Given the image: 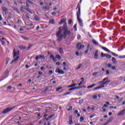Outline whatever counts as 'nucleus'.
Returning a JSON list of instances; mask_svg holds the SVG:
<instances>
[{"instance_id": "12", "label": "nucleus", "mask_w": 125, "mask_h": 125, "mask_svg": "<svg viewBox=\"0 0 125 125\" xmlns=\"http://www.w3.org/2000/svg\"><path fill=\"white\" fill-rule=\"evenodd\" d=\"M99 46H100V47H101V48H102V49H103V50H104V51H106V52H111V51H110L109 49H108V48H107L104 46H102L101 45H99Z\"/></svg>"}, {"instance_id": "11", "label": "nucleus", "mask_w": 125, "mask_h": 125, "mask_svg": "<svg viewBox=\"0 0 125 125\" xmlns=\"http://www.w3.org/2000/svg\"><path fill=\"white\" fill-rule=\"evenodd\" d=\"M77 20L81 27H83V20H82L80 18H77Z\"/></svg>"}, {"instance_id": "58", "label": "nucleus", "mask_w": 125, "mask_h": 125, "mask_svg": "<svg viewBox=\"0 0 125 125\" xmlns=\"http://www.w3.org/2000/svg\"><path fill=\"white\" fill-rule=\"evenodd\" d=\"M68 90H69V91H72V90H75V88L73 87V88H70V89H69Z\"/></svg>"}, {"instance_id": "56", "label": "nucleus", "mask_w": 125, "mask_h": 125, "mask_svg": "<svg viewBox=\"0 0 125 125\" xmlns=\"http://www.w3.org/2000/svg\"><path fill=\"white\" fill-rule=\"evenodd\" d=\"M55 116V114H53L49 116V119H51L53 117H54Z\"/></svg>"}, {"instance_id": "41", "label": "nucleus", "mask_w": 125, "mask_h": 125, "mask_svg": "<svg viewBox=\"0 0 125 125\" xmlns=\"http://www.w3.org/2000/svg\"><path fill=\"white\" fill-rule=\"evenodd\" d=\"M0 42H1V44H2V45H3L5 44V42L3 41V40H1V39H0Z\"/></svg>"}, {"instance_id": "49", "label": "nucleus", "mask_w": 125, "mask_h": 125, "mask_svg": "<svg viewBox=\"0 0 125 125\" xmlns=\"http://www.w3.org/2000/svg\"><path fill=\"white\" fill-rule=\"evenodd\" d=\"M27 2L28 3H30V4H34V2H33L32 1H30V0H27Z\"/></svg>"}, {"instance_id": "20", "label": "nucleus", "mask_w": 125, "mask_h": 125, "mask_svg": "<svg viewBox=\"0 0 125 125\" xmlns=\"http://www.w3.org/2000/svg\"><path fill=\"white\" fill-rule=\"evenodd\" d=\"M105 86H107V84L105 85H102L101 86H98V89H100L101 88H103V87H105Z\"/></svg>"}, {"instance_id": "3", "label": "nucleus", "mask_w": 125, "mask_h": 125, "mask_svg": "<svg viewBox=\"0 0 125 125\" xmlns=\"http://www.w3.org/2000/svg\"><path fill=\"white\" fill-rule=\"evenodd\" d=\"M15 106H14L13 107H12L10 108V107H8L7 108H6L5 110H4L2 111V114H7V113H8V112H10V111H12V110H13V109H15Z\"/></svg>"}, {"instance_id": "10", "label": "nucleus", "mask_w": 125, "mask_h": 125, "mask_svg": "<svg viewBox=\"0 0 125 125\" xmlns=\"http://www.w3.org/2000/svg\"><path fill=\"white\" fill-rule=\"evenodd\" d=\"M44 59V56L43 55H37L35 58L36 60H38V59Z\"/></svg>"}, {"instance_id": "37", "label": "nucleus", "mask_w": 125, "mask_h": 125, "mask_svg": "<svg viewBox=\"0 0 125 125\" xmlns=\"http://www.w3.org/2000/svg\"><path fill=\"white\" fill-rule=\"evenodd\" d=\"M34 19L36 21H40V18L39 17H34Z\"/></svg>"}, {"instance_id": "32", "label": "nucleus", "mask_w": 125, "mask_h": 125, "mask_svg": "<svg viewBox=\"0 0 125 125\" xmlns=\"http://www.w3.org/2000/svg\"><path fill=\"white\" fill-rule=\"evenodd\" d=\"M110 53H111V54L115 57H118V56H119V55L118 54H115V53H113V52H110Z\"/></svg>"}, {"instance_id": "60", "label": "nucleus", "mask_w": 125, "mask_h": 125, "mask_svg": "<svg viewBox=\"0 0 125 125\" xmlns=\"http://www.w3.org/2000/svg\"><path fill=\"white\" fill-rule=\"evenodd\" d=\"M106 75H109L110 74V71L109 70H106Z\"/></svg>"}, {"instance_id": "64", "label": "nucleus", "mask_w": 125, "mask_h": 125, "mask_svg": "<svg viewBox=\"0 0 125 125\" xmlns=\"http://www.w3.org/2000/svg\"><path fill=\"white\" fill-rule=\"evenodd\" d=\"M122 31H125V26H123L122 27Z\"/></svg>"}, {"instance_id": "59", "label": "nucleus", "mask_w": 125, "mask_h": 125, "mask_svg": "<svg viewBox=\"0 0 125 125\" xmlns=\"http://www.w3.org/2000/svg\"><path fill=\"white\" fill-rule=\"evenodd\" d=\"M105 107V108H108V105L107 104H104L102 107V108H104Z\"/></svg>"}, {"instance_id": "28", "label": "nucleus", "mask_w": 125, "mask_h": 125, "mask_svg": "<svg viewBox=\"0 0 125 125\" xmlns=\"http://www.w3.org/2000/svg\"><path fill=\"white\" fill-rule=\"evenodd\" d=\"M123 13H124V12L123 11V10H121L119 11V14L120 16H122Z\"/></svg>"}, {"instance_id": "48", "label": "nucleus", "mask_w": 125, "mask_h": 125, "mask_svg": "<svg viewBox=\"0 0 125 125\" xmlns=\"http://www.w3.org/2000/svg\"><path fill=\"white\" fill-rule=\"evenodd\" d=\"M74 29L77 32V24H75L74 26Z\"/></svg>"}, {"instance_id": "33", "label": "nucleus", "mask_w": 125, "mask_h": 125, "mask_svg": "<svg viewBox=\"0 0 125 125\" xmlns=\"http://www.w3.org/2000/svg\"><path fill=\"white\" fill-rule=\"evenodd\" d=\"M98 74H99V72H94L92 73V76H93L94 77H95V76H97V75H98Z\"/></svg>"}, {"instance_id": "27", "label": "nucleus", "mask_w": 125, "mask_h": 125, "mask_svg": "<svg viewBox=\"0 0 125 125\" xmlns=\"http://www.w3.org/2000/svg\"><path fill=\"white\" fill-rule=\"evenodd\" d=\"M42 9L44 10H48L49 9V6H44L42 8Z\"/></svg>"}, {"instance_id": "62", "label": "nucleus", "mask_w": 125, "mask_h": 125, "mask_svg": "<svg viewBox=\"0 0 125 125\" xmlns=\"http://www.w3.org/2000/svg\"><path fill=\"white\" fill-rule=\"evenodd\" d=\"M60 64H61L60 62H57L56 63V65H57V66L60 65Z\"/></svg>"}, {"instance_id": "35", "label": "nucleus", "mask_w": 125, "mask_h": 125, "mask_svg": "<svg viewBox=\"0 0 125 125\" xmlns=\"http://www.w3.org/2000/svg\"><path fill=\"white\" fill-rule=\"evenodd\" d=\"M76 85H77V83H74L73 84L68 86V87H73L74 86H76Z\"/></svg>"}, {"instance_id": "17", "label": "nucleus", "mask_w": 125, "mask_h": 125, "mask_svg": "<svg viewBox=\"0 0 125 125\" xmlns=\"http://www.w3.org/2000/svg\"><path fill=\"white\" fill-rule=\"evenodd\" d=\"M77 18L81 17V9H78V11L77 12Z\"/></svg>"}, {"instance_id": "57", "label": "nucleus", "mask_w": 125, "mask_h": 125, "mask_svg": "<svg viewBox=\"0 0 125 125\" xmlns=\"http://www.w3.org/2000/svg\"><path fill=\"white\" fill-rule=\"evenodd\" d=\"M107 67H108V68H111V67H112V64L108 63V64H107Z\"/></svg>"}, {"instance_id": "46", "label": "nucleus", "mask_w": 125, "mask_h": 125, "mask_svg": "<svg viewBox=\"0 0 125 125\" xmlns=\"http://www.w3.org/2000/svg\"><path fill=\"white\" fill-rule=\"evenodd\" d=\"M72 19L68 20V24L69 25H71V24H72Z\"/></svg>"}, {"instance_id": "16", "label": "nucleus", "mask_w": 125, "mask_h": 125, "mask_svg": "<svg viewBox=\"0 0 125 125\" xmlns=\"http://www.w3.org/2000/svg\"><path fill=\"white\" fill-rule=\"evenodd\" d=\"M18 59H19V57H17L14 60L12 61L11 64H13V63H16V62L18 61Z\"/></svg>"}, {"instance_id": "61", "label": "nucleus", "mask_w": 125, "mask_h": 125, "mask_svg": "<svg viewBox=\"0 0 125 125\" xmlns=\"http://www.w3.org/2000/svg\"><path fill=\"white\" fill-rule=\"evenodd\" d=\"M25 68H26V69H29V68H30V66H29V65L26 64Z\"/></svg>"}, {"instance_id": "53", "label": "nucleus", "mask_w": 125, "mask_h": 125, "mask_svg": "<svg viewBox=\"0 0 125 125\" xmlns=\"http://www.w3.org/2000/svg\"><path fill=\"white\" fill-rule=\"evenodd\" d=\"M26 6L27 7V8H29V3L27 1H26Z\"/></svg>"}, {"instance_id": "15", "label": "nucleus", "mask_w": 125, "mask_h": 125, "mask_svg": "<svg viewBox=\"0 0 125 125\" xmlns=\"http://www.w3.org/2000/svg\"><path fill=\"white\" fill-rule=\"evenodd\" d=\"M92 42H93V43L94 44H95V45H96L97 46H99V43H98V42H97L96 41H95V40H92Z\"/></svg>"}, {"instance_id": "52", "label": "nucleus", "mask_w": 125, "mask_h": 125, "mask_svg": "<svg viewBox=\"0 0 125 125\" xmlns=\"http://www.w3.org/2000/svg\"><path fill=\"white\" fill-rule=\"evenodd\" d=\"M81 38H82V37L81 36V35H77V39H78V40H81Z\"/></svg>"}, {"instance_id": "31", "label": "nucleus", "mask_w": 125, "mask_h": 125, "mask_svg": "<svg viewBox=\"0 0 125 125\" xmlns=\"http://www.w3.org/2000/svg\"><path fill=\"white\" fill-rule=\"evenodd\" d=\"M96 84H93L92 85H91L90 86H88L87 87V88H92V87H93V86H95Z\"/></svg>"}, {"instance_id": "6", "label": "nucleus", "mask_w": 125, "mask_h": 125, "mask_svg": "<svg viewBox=\"0 0 125 125\" xmlns=\"http://www.w3.org/2000/svg\"><path fill=\"white\" fill-rule=\"evenodd\" d=\"M76 48L78 49V50H80V49H82V48H84V46L79 43L77 44Z\"/></svg>"}, {"instance_id": "36", "label": "nucleus", "mask_w": 125, "mask_h": 125, "mask_svg": "<svg viewBox=\"0 0 125 125\" xmlns=\"http://www.w3.org/2000/svg\"><path fill=\"white\" fill-rule=\"evenodd\" d=\"M21 12H24V9L25 10V9H26L27 8H24V7H23V6H21Z\"/></svg>"}, {"instance_id": "63", "label": "nucleus", "mask_w": 125, "mask_h": 125, "mask_svg": "<svg viewBox=\"0 0 125 125\" xmlns=\"http://www.w3.org/2000/svg\"><path fill=\"white\" fill-rule=\"evenodd\" d=\"M93 99H97V96L94 95L93 97Z\"/></svg>"}, {"instance_id": "54", "label": "nucleus", "mask_w": 125, "mask_h": 125, "mask_svg": "<svg viewBox=\"0 0 125 125\" xmlns=\"http://www.w3.org/2000/svg\"><path fill=\"white\" fill-rule=\"evenodd\" d=\"M82 86L74 87V89H79V88H82Z\"/></svg>"}, {"instance_id": "24", "label": "nucleus", "mask_w": 125, "mask_h": 125, "mask_svg": "<svg viewBox=\"0 0 125 125\" xmlns=\"http://www.w3.org/2000/svg\"><path fill=\"white\" fill-rule=\"evenodd\" d=\"M49 23H50V24H52L53 25H54V24H55V22H54V19L51 20L49 21Z\"/></svg>"}, {"instance_id": "5", "label": "nucleus", "mask_w": 125, "mask_h": 125, "mask_svg": "<svg viewBox=\"0 0 125 125\" xmlns=\"http://www.w3.org/2000/svg\"><path fill=\"white\" fill-rule=\"evenodd\" d=\"M13 53L14 54L13 58H14V57H16V56H18V55H19V54L20 53V51L18 50L17 51H16V50H15V49H14Z\"/></svg>"}, {"instance_id": "55", "label": "nucleus", "mask_w": 125, "mask_h": 125, "mask_svg": "<svg viewBox=\"0 0 125 125\" xmlns=\"http://www.w3.org/2000/svg\"><path fill=\"white\" fill-rule=\"evenodd\" d=\"M72 109H73V107L70 106V107L67 109V111H71V110H72Z\"/></svg>"}, {"instance_id": "39", "label": "nucleus", "mask_w": 125, "mask_h": 125, "mask_svg": "<svg viewBox=\"0 0 125 125\" xmlns=\"http://www.w3.org/2000/svg\"><path fill=\"white\" fill-rule=\"evenodd\" d=\"M84 118H83V117L81 116L80 118V122H83V121H84Z\"/></svg>"}, {"instance_id": "13", "label": "nucleus", "mask_w": 125, "mask_h": 125, "mask_svg": "<svg viewBox=\"0 0 125 125\" xmlns=\"http://www.w3.org/2000/svg\"><path fill=\"white\" fill-rule=\"evenodd\" d=\"M125 108L119 113L117 114V116H124L125 115Z\"/></svg>"}, {"instance_id": "18", "label": "nucleus", "mask_w": 125, "mask_h": 125, "mask_svg": "<svg viewBox=\"0 0 125 125\" xmlns=\"http://www.w3.org/2000/svg\"><path fill=\"white\" fill-rule=\"evenodd\" d=\"M112 59V61L113 62V63H114V64H117L118 63V62L117 61V60L116 59V58L112 57L111 58Z\"/></svg>"}, {"instance_id": "25", "label": "nucleus", "mask_w": 125, "mask_h": 125, "mask_svg": "<svg viewBox=\"0 0 125 125\" xmlns=\"http://www.w3.org/2000/svg\"><path fill=\"white\" fill-rule=\"evenodd\" d=\"M59 51L60 54H63V49H62V48L60 47Z\"/></svg>"}, {"instance_id": "22", "label": "nucleus", "mask_w": 125, "mask_h": 125, "mask_svg": "<svg viewBox=\"0 0 125 125\" xmlns=\"http://www.w3.org/2000/svg\"><path fill=\"white\" fill-rule=\"evenodd\" d=\"M113 119H114V117H111L109 120L107 121L106 124H109V123H111V122L113 121Z\"/></svg>"}, {"instance_id": "23", "label": "nucleus", "mask_w": 125, "mask_h": 125, "mask_svg": "<svg viewBox=\"0 0 125 125\" xmlns=\"http://www.w3.org/2000/svg\"><path fill=\"white\" fill-rule=\"evenodd\" d=\"M19 49H26V47L23 46V45H21L20 46H19Z\"/></svg>"}, {"instance_id": "14", "label": "nucleus", "mask_w": 125, "mask_h": 125, "mask_svg": "<svg viewBox=\"0 0 125 125\" xmlns=\"http://www.w3.org/2000/svg\"><path fill=\"white\" fill-rule=\"evenodd\" d=\"M98 50H96L95 52V54H94V58L95 59H97L98 58Z\"/></svg>"}, {"instance_id": "2", "label": "nucleus", "mask_w": 125, "mask_h": 125, "mask_svg": "<svg viewBox=\"0 0 125 125\" xmlns=\"http://www.w3.org/2000/svg\"><path fill=\"white\" fill-rule=\"evenodd\" d=\"M101 56L102 58L106 57L107 59H111L112 56L108 54H104L103 52L101 53Z\"/></svg>"}, {"instance_id": "43", "label": "nucleus", "mask_w": 125, "mask_h": 125, "mask_svg": "<svg viewBox=\"0 0 125 125\" xmlns=\"http://www.w3.org/2000/svg\"><path fill=\"white\" fill-rule=\"evenodd\" d=\"M7 89H9V90H11V89L12 88V87L11 85H9L7 87Z\"/></svg>"}, {"instance_id": "40", "label": "nucleus", "mask_w": 125, "mask_h": 125, "mask_svg": "<svg viewBox=\"0 0 125 125\" xmlns=\"http://www.w3.org/2000/svg\"><path fill=\"white\" fill-rule=\"evenodd\" d=\"M81 66H82V64H80L76 68V70H80Z\"/></svg>"}, {"instance_id": "1", "label": "nucleus", "mask_w": 125, "mask_h": 125, "mask_svg": "<svg viewBox=\"0 0 125 125\" xmlns=\"http://www.w3.org/2000/svg\"><path fill=\"white\" fill-rule=\"evenodd\" d=\"M63 34H62V28L60 27L59 28V31L56 33V37L57 38V41L58 42H61L62 39H63Z\"/></svg>"}, {"instance_id": "34", "label": "nucleus", "mask_w": 125, "mask_h": 125, "mask_svg": "<svg viewBox=\"0 0 125 125\" xmlns=\"http://www.w3.org/2000/svg\"><path fill=\"white\" fill-rule=\"evenodd\" d=\"M81 9V3H78V5H77V7H76V9Z\"/></svg>"}, {"instance_id": "26", "label": "nucleus", "mask_w": 125, "mask_h": 125, "mask_svg": "<svg viewBox=\"0 0 125 125\" xmlns=\"http://www.w3.org/2000/svg\"><path fill=\"white\" fill-rule=\"evenodd\" d=\"M65 21H66V19H62L61 20V22H60V24H62V23H65Z\"/></svg>"}, {"instance_id": "44", "label": "nucleus", "mask_w": 125, "mask_h": 125, "mask_svg": "<svg viewBox=\"0 0 125 125\" xmlns=\"http://www.w3.org/2000/svg\"><path fill=\"white\" fill-rule=\"evenodd\" d=\"M68 119L69 120V121H73V116H69L68 117Z\"/></svg>"}, {"instance_id": "50", "label": "nucleus", "mask_w": 125, "mask_h": 125, "mask_svg": "<svg viewBox=\"0 0 125 125\" xmlns=\"http://www.w3.org/2000/svg\"><path fill=\"white\" fill-rule=\"evenodd\" d=\"M83 100H81L79 101V104H83Z\"/></svg>"}, {"instance_id": "45", "label": "nucleus", "mask_w": 125, "mask_h": 125, "mask_svg": "<svg viewBox=\"0 0 125 125\" xmlns=\"http://www.w3.org/2000/svg\"><path fill=\"white\" fill-rule=\"evenodd\" d=\"M68 123L69 125H73V120H69Z\"/></svg>"}, {"instance_id": "7", "label": "nucleus", "mask_w": 125, "mask_h": 125, "mask_svg": "<svg viewBox=\"0 0 125 125\" xmlns=\"http://www.w3.org/2000/svg\"><path fill=\"white\" fill-rule=\"evenodd\" d=\"M64 36H71V31L66 29V30L63 31Z\"/></svg>"}, {"instance_id": "29", "label": "nucleus", "mask_w": 125, "mask_h": 125, "mask_svg": "<svg viewBox=\"0 0 125 125\" xmlns=\"http://www.w3.org/2000/svg\"><path fill=\"white\" fill-rule=\"evenodd\" d=\"M25 10H26V11H28L29 13H30V14H33V12L29 9V8H27L26 9H25Z\"/></svg>"}, {"instance_id": "4", "label": "nucleus", "mask_w": 125, "mask_h": 125, "mask_svg": "<svg viewBox=\"0 0 125 125\" xmlns=\"http://www.w3.org/2000/svg\"><path fill=\"white\" fill-rule=\"evenodd\" d=\"M55 72L58 73V74H59L60 75H64L65 74V72H64L63 70L60 69L59 68L56 69Z\"/></svg>"}, {"instance_id": "19", "label": "nucleus", "mask_w": 125, "mask_h": 125, "mask_svg": "<svg viewBox=\"0 0 125 125\" xmlns=\"http://www.w3.org/2000/svg\"><path fill=\"white\" fill-rule=\"evenodd\" d=\"M108 83H111V80H107V81L104 82L102 83V84H103V85H104V84H107V85H108Z\"/></svg>"}, {"instance_id": "8", "label": "nucleus", "mask_w": 125, "mask_h": 125, "mask_svg": "<svg viewBox=\"0 0 125 125\" xmlns=\"http://www.w3.org/2000/svg\"><path fill=\"white\" fill-rule=\"evenodd\" d=\"M1 9L3 11V12H5V15H6L7 14V11L8 10V9L5 7L2 6Z\"/></svg>"}, {"instance_id": "9", "label": "nucleus", "mask_w": 125, "mask_h": 125, "mask_svg": "<svg viewBox=\"0 0 125 125\" xmlns=\"http://www.w3.org/2000/svg\"><path fill=\"white\" fill-rule=\"evenodd\" d=\"M66 30H68V27L67 26V22H64L62 25V31H65Z\"/></svg>"}, {"instance_id": "21", "label": "nucleus", "mask_w": 125, "mask_h": 125, "mask_svg": "<svg viewBox=\"0 0 125 125\" xmlns=\"http://www.w3.org/2000/svg\"><path fill=\"white\" fill-rule=\"evenodd\" d=\"M22 39H23V40H24V41H29V38L28 37H26L24 36H21Z\"/></svg>"}, {"instance_id": "38", "label": "nucleus", "mask_w": 125, "mask_h": 125, "mask_svg": "<svg viewBox=\"0 0 125 125\" xmlns=\"http://www.w3.org/2000/svg\"><path fill=\"white\" fill-rule=\"evenodd\" d=\"M56 58H57V59H59V60H60V59H61V56H60V55H57L56 56Z\"/></svg>"}, {"instance_id": "30", "label": "nucleus", "mask_w": 125, "mask_h": 125, "mask_svg": "<svg viewBox=\"0 0 125 125\" xmlns=\"http://www.w3.org/2000/svg\"><path fill=\"white\" fill-rule=\"evenodd\" d=\"M25 10H26V11H28L29 13H30V14H33V12L29 9V8H27L26 9H25Z\"/></svg>"}, {"instance_id": "47", "label": "nucleus", "mask_w": 125, "mask_h": 125, "mask_svg": "<svg viewBox=\"0 0 125 125\" xmlns=\"http://www.w3.org/2000/svg\"><path fill=\"white\" fill-rule=\"evenodd\" d=\"M33 46V44H29L28 46V49H30L31 47H32Z\"/></svg>"}, {"instance_id": "51", "label": "nucleus", "mask_w": 125, "mask_h": 125, "mask_svg": "<svg viewBox=\"0 0 125 125\" xmlns=\"http://www.w3.org/2000/svg\"><path fill=\"white\" fill-rule=\"evenodd\" d=\"M40 69L42 71H44V69H45V67L44 66H42L41 67Z\"/></svg>"}, {"instance_id": "42", "label": "nucleus", "mask_w": 125, "mask_h": 125, "mask_svg": "<svg viewBox=\"0 0 125 125\" xmlns=\"http://www.w3.org/2000/svg\"><path fill=\"white\" fill-rule=\"evenodd\" d=\"M61 89H62V87H58L56 89V91L57 92L58 91H59V90H60Z\"/></svg>"}]
</instances>
